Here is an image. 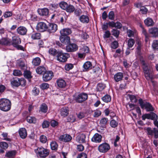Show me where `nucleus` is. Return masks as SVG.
Listing matches in <instances>:
<instances>
[{
    "mask_svg": "<svg viewBox=\"0 0 158 158\" xmlns=\"http://www.w3.org/2000/svg\"><path fill=\"white\" fill-rule=\"evenodd\" d=\"M72 139V137L69 134H65L61 135L59 138V139L60 141L68 142L71 141Z\"/></svg>",
    "mask_w": 158,
    "mask_h": 158,
    "instance_id": "12",
    "label": "nucleus"
},
{
    "mask_svg": "<svg viewBox=\"0 0 158 158\" xmlns=\"http://www.w3.org/2000/svg\"><path fill=\"white\" fill-rule=\"evenodd\" d=\"M139 103L141 108H145L147 111H153L154 110L151 104L147 102H144L141 98L139 100Z\"/></svg>",
    "mask_w": 158,
    "mask_h": 158,
    "instance_id": "5",
    "label": "nucleus"
},
{
    "mask_svg": "<svg viewBox=\"0 0 158 158\" xmlns=\"http://www.w3.org/2000/svg\"><path fill=\"white\" fill-rule=\"evenodd\" d=\"M41 35L39 33H36L32 34L31 36V38L33 40L39 39L40 38Z\"/></svg>",
    "mask_w": 158,
    "mask_h": 158,
    "instance_id": "43",
    "label": "nucleus"
},
{
    "mask_svg": "<svg viewBox=\"0 0 158 158\" xmlns=\"http://www.w3.org/2000/svg\"><path fill=\"white\" fill-rule=\"evenodd\" d=\"M152 47L154 49H158V40H154L153 42Z\"/></svg>",
    "mask_w": 158,
    "mask_h": 158,
    "instance_id": "58",
    "label": "nucleus"
},
{
    "mask_svg": "<svg viewBox=\"0 0 158 158\" xmlns=\"http://www.w3.org/2000/svg\"><path fill=\"white\" fill-rule=\"evenodd\" d=\"M73 100L78 103H81L86 100L88 98V95L85 93H76L73 95Z\"/></svg>",
    "mask_w": 158,
    "mask_h": 158,
    "instance_id": "3",
    "label": "nucleus"
},
{
    "mask_svg": "<svg viewBox=\"0 0 158 158\" xmlns=\"http://www.w3.org/2000/svg\"><path fill=\"white\" fill-rule=\"evenodd\" d=\"M145 25L148 27L152 26L153 25L154 23L153 20L150 18H148L144 20Z\"/></svg>",
    "mask_w": 158,
    "mask_h": 158,
    "instance_id": "30",
    "label": "nucleus"
},
{
    "mask_svg": "<svg viewBox=\"0 0 158 158\" xmlns=\"http://www.w3.org/2000/svg\"><path fill=\"white\" fill-rule=\"evenodd\" d=\"M27 120L29 123H36V119L35 117L29 116L27 117Z\"/></svg>",
    "mask_w": 158,
    "mask_h": 158,
    "instance_id": "34",
    "label": "nucleus"
},
{
    "mask_svg": "<svg viewBox=\"0 0 158 158\" xmlns=\"http://www.w3.org/2000/svg\"><path fill=\"white\" fill-rule=\"evenodd\" d=\"M86 114L83 112H80L77 114V116L78 118L81 119L85 117Z\"/></svg>",
    "mask_w": 158,
    "mask_h": 158,
    "instance_id": "62",
    "label": "nucleus"
},
{
    "mask_svg": "<svg viewBox=\"0 0 158 158\" xmlns=\"http://www.w3.org/2000/svg\"><path fill=\"white\" fill-rule=\"evenodd\" d=\"M140 11L142 14H146L148 11V10L146 7L143 6L140 9Z\"/></svg>",
    "mask_w": 158,
    "mask_h": 158,
    "instance_id": "57",
    "label": "nucleus"
},
{
    "mask_svg": "<svg viewBox=\"0 0 158 158\" xmlns=\"http://www.w3.org/2000/svg\"><path fill=\"white\" fill-rule=\"evenodd\" d=\"M77 158H87V155L85 153L82 152L78 155Z\"/></svg>",
    "mask_w": 158,
    "mask_h": 158,
    "instance_id": "64",
    "label": "nucleus"
},
{
    "mask_svg": "<svg viewBox=\"0 0 158 158\" xmlns=\"http://www.w3.org/2000/svg\"><path fill=\"white\" fill-rule=\"evenodd\" d=\"M0 147L3 149H6L8 147V144L5 142H1L0 143Z\"/></svg>",
    "mask_w": 158,
    "mask_h": 158,
    "instance_id": "54",
    "label": "nucleus"
},
{
    "mask_svg": "<svg viewBox=\"0 0 158 158\" xmlns=\"http://www.w3.org/2000/svg\"><path fill=\"white\" fill-rule=\"evenodd\" d=\"M17 33L21 35H25L27 31V28L23 26H20L17 29Z\"/></svg>",
    "mask_w": 158,
    "mask_h": 158,
    "instance_id": "18",
    "label": "nucleus"
},
{
    "mask_svg": "<svg viewBox=\"0 0 158 158\" xmlns=\"http://www.w3.org/2000/svg\"><path fill=\"white\" fill-rule=\"evenodd\" d=\"M128 96L130 99L131 101L132 102L136 103L137 102V99L135 96L130 94H128Z\"/></svg>",
    "mask_w": 158,
    "mask_h": 158,
    "instance_id": "49",
    "label": "nucleus"
},
{
    "mask_svg": "<svg viewBox=\"0 0 158 158\" xmlns=\"http://www.w3.org/2000/svg\"><path fill=\"white\" fill-rule=\"evenodd\" d=\"M36 29L40 32H44L48 29V27L44 22H40L38 23L36 26Z\"/></svg>",
    "mask_w": 158,
    "mask_h": 158,
    "instance_id": "13",
    "label": "nucleus"
},
{
    "mask_svg": "<svg viewBox=\"0 0 158 158\" xmlns=\"http://www.w3.org/2000/svg\"><path fill=\"white\" fill-rule=\"evenodd\" d=\"M79 35L83 39H86L89 37L88 34L85 32L83 31H82L81 34H79Z\"/></svg>",
    "mask_w": 158,
    "mask_h": 158,
    "instance_id": "55",
    "label": "nucleus"
},
{
    "mask_svg": "<svg viewBox=\"0 0 158 158\" xmlns=\"http://www.w3.org/2000/svg\"><path fill=\"white\" fill-rule=\"evenodd\" d=\"M109 19L111 20H113L114 19L115 15L113 11H110L108 14Z\"/></svg>",
    "mask_w": 158,
    "mask_h": 158,
    "instance_id": "53",
    "label": "nucleus"
},
{
    "mask_svg": "<svg viewBox=\"0 0 158 158\" xmlns=\"http://www.w3.org/2000/svg\"><path fill=\"white\" fill-rule=\"evenodd\" d=\"M140 61L145 78L147 80H152L154 77L153 69L151 67L148 66L143 60L141 59Z\"/></svg>",
    "mask_w": 158,
    "mask_h": 158,
    "instance_id": "1",
    "label": "nucleus"
},
{
    "mask_svg": "<svg viewBox=\"0 0 158 158\" xmlns=\"http://www.w3.org/2000/svg\"><path fill=\"white\" fill-rule=\"evenodd\" d=\"M108 121V119L106 118H103L101 119L100 122V124L102 127L105 126Z\"/></svg>",
    "mask_w": 158,
    "mask_h": 158,
    "instance_id": "39",
    "label": "nucleus"
},
{
    "mask_svg": "<svg viewBox=\"0 0 158 158\" xmlns=\"http://www.w3.org/2000/svg\"><path fill=\"white\" fill-rule=\"evenodd\" d=\"M19 86L21 85L22 86H24L26 84V82L24 79L23 78H19Z\"/></svg>",
    "mask_w": 158,
    "mask_h": 158,
    "instance_id": "51",
    "label": "nucleus"
},
{
    "mask_svg": "<svg viewBox=\"0 0 158 158\" xmlns=\"http://www.w3.org/2000/svg\"><path fill=\"white\" fill-rule=\"evenodd\" d=\"M13 75L15 76H20L22 75L21 72L18 70H15L13 71Z\"/></svg>",
    "mask_w": 158,
    "mask_h": 158,
    "instance_id": "56",
    "label": "nucleus"
},
{
    "mask_svg": "<svg viewBox=\"0 0 158 158\" xmlns=\"http://www.w3.org/2000/svg\"><path fill=\"white\" fill-rule=\"evenodd\" d=\"M112 35L116 38H118L119 35L120 31L116 29H113L111 31Z\"/></svg>",
    "mask_w": 158,
    "mask_h": 158,
    "instance_id": "42",
    "label": "nucleus"
},
{
    "mask_svg": "<svg viewBox=\"0 0 158 158\" xmlns=\"http://www.w3.org/2000/svg\"><path fill=\"white\" fill-rule=\"evenodd\" d=\"M60 7L62 10H65L67 7L68 6V4L64 1H61L59 3Z\"/></svg>",
    "mask_w": 158,
    "mask_h": 158,
    "instance_id": "33",
    "label": "nucleus"
},
{
    "mask_svg": "<svg viewBox=\"0 0 158 158\" xmlns=\"http://www.w3.org/2000/svg\"><path fill=\"white\" fill-rule=\"evenodd\" d=\"M21 42V39L18 36H15L12 37V41H11V45L16 48L18 50H23V46L19 45Z\"/></svg>",
    "mask_w": 158,
    "mask_h": 158,
    "instance_id": "4",
    "label": "nucleus"
},
{
    "mask_svg": "<svg viewBox=\"0 0 158 158\" xmlns=\"http://www.w3.org/2000/svg\"><path fill=\"white\" fill-rule=\"evenodd\" d=\"M45 68L43 66H40L38 67L36 69V73L39 74H42L46 71Z\"/></svg>",
    "mask_w": 158,
    "mask_h": 158,
    "instance_id": "31",
    "label": "nucleus"
},
{
    "mask_svg": "<svg viewBox=\"0 0 158 158\" xmlns=\"http://www.w3.org/2000/svg\"><path fill=\"white\" fill-rule=\"evenodd\" d=\"M39 92V89L36 87H35L32 90L33 94L35 96L38 95Z\"/></svg>",
    "mask_w": 158,
    "mask_h": 158,
    "instance_id": "63",
    "label": "nucleus"
},
{
    "mask_svg": "<svg viewBox=\"0 0 158 158\" xmlns=\"http://www.w3.org/2000/svg\"><path fill=\"white\" fill-rule=\"evenodd\" d=\"M77 45L74 43L69 44L66 47V50L68 52H74L78 50Z\"/></svg>",
    "mask_w": 158,
    "mask_h": 158,
    "instance_id": "11",
    "label": "nucleus"
},
{
    "mask_svg": "<svg viewBox=\"0 0 158 158\" xmlns=\"http://www.w3.org/2000/svg\"><path fill=\"white\" fill-rule=\"evenodd\" d=\"M50 146L52 150H56L57 149L58 145L56 142L53 141L51 143Z\"/></svg>",
    "mask_w": 158,
    "mask_h": 158,
    "instance_id": "37",
    "label": "nucleus"
},
{
    "mask_svg": "<svg viewBox=\"0 0 158 158\" xmlns=\"http://www.w3.org/2000/svg\"><path fill=\"white\" fill-rule=\"evenodd\" d=\"M48 110V107L47 105L45 103H43L40 106L39 112L45 113L47 112Z\"/></svg>",
    "mask_w": 158,
    "mask_h": 158,
    "instance_id": "28",
    "label": "nucleus"
},
{
    "mask_svg": "<svg viewBox=\"0 0 158 158\" xmlns=\"http://www.w3.org/2000/svg\"><path fill=\"white\" fill-rule=\"evenodd\" d=\"M48 52L50 54L54 56L57 54L58 55V53L59 52H58L55 49L53 48H51L49 49Z\"/></svg>",
    "mask_w": 158,
    "mask_h": 158,
    "instance_id": "40",
    "label": "nucleus"
},
{
    "mask_svg": "<svg viewBox=\"0 0 158 158\" xmlns=\"http://www.w3.org/2000/svg\"><path fill=\"white\" fill-rule=\"evenodd\" d=\"M37 12L39 14L42 16H47L49 14V9L47 8H39Z\"/></svg>",
    "mask_w": 158,
    "mask_h": 158,
    "instance_id": "14",
    "label": "nucleus"
},
{
    "mask_svg": "<svg viewBox=\"0 0 158 158\" xmlns=\"http://www.w3.org/2000/svg\"><path fill=\"white\" fill-rule=\"evenodd\" d=\"M24 77L30 79L31 78V73L29 71H25L24 73Z\"/></svg>",
    "mask_w": 158,
    "mask_h": 158,
    "instance_id": "50",
    "label": "nucleus"
},
{
    "mask_svg": "<svg viewBox=\"0 0 158 158\" xmlns=\"http://www.w3.org/2000/svg\"><path fill=\"white\" fill-rule=\"evenodd\" d=\"M53 76V74L52 72L50 71H46L43 76V80L44 81H48L51 80Z\"/></svg>",
    "mask_w": 158,
    "mask_h": 158,
    "instance_id": "10",
    "label": "nucleus"
},
{
    "mask_svg": "<svg viewBox=\"0 0 158 158\" xmlns=\"http://www.w3.org/2000/svg\"><path fill=\"white\" fill-rule=\"evenodd\" d=\"M106 85L103 83H99L97 86V89L98 91H101L104 89Z\"/></svg>",
    "mask_w": 158,
    "mask_h": 158,
    "instance_id": "45",
    "label": "nucleus"
},
{
    "mask_svg": "<svg viewBox=\"0 0 158 158\" xmlns=\"http://www.w3.org/2000/svg\"><path fill=\"white\" fill-rule=\"evenodd\" d=\"M123 76L124 74L123 73L118 72L114 75V80L116 82H119L122 80Z\"/></svg>",
    "mask_w": 158,
    "mask_h": 158,
    "instance_id": "19",
    "label": "nucleus"
},
{
    "mask_svg": "<svg viewBox=\"0 0 158 158\" xmlns=\"http://www.w3.org/2000/svg\"><path fill=\"white\" fill-rule=\"evenodd\" d=\"M19 135L22 139H25L27 136V132L25 128H20L19 130Z\"/></svg>",
    "mask_w": 158,
    "mask_h": 158,
    "instance_id": "23",
    "label": "nucleus"
},
{
    "mask_svg": "<svg viewBox=\"0 0 158 158\" xmlns=\"http://www.w3.org/2000/svg\"><path fill=\"white\" fill-rule=\"evenodd\" d=\"M60 112L61 115L64 117H65L69 114V108L67 107H63L61 109Z\"/></svg>",
    "mask_w": 158,
    "mask_h": 158,
    "instance_id": "25",
    "label": "nucleus"
},
{
    "mask_svg": "<svg viewBox=\"0 0 158 158\" xmlns=\"http://www.w3.org/2000/svg\"><path fill=\"white\" fill-rule=\"evenodd\" d=\"M65 11L70 13L73 12L75 10V7L73 6L71 4H68V6L67 7Z\"/></svg>",
    "mask_w": 158,
    "mask_h": 158,
    "instance_id": "35",
    "label": "nucleus"
},
{
    "mask_svg": "<svg viewBox=\"0 0 158 158\" xmlns=\"http://www.w3.org/2000/svg\"><path fill=\"white\" fill-rule=\"evenodd\" d=\"M110 148L109 144L105 143L100 144L98 147L99 151L102 153H105L107 152Z\"/></svg>",
    "mask_w": 158,
    "mask_h": 158,
    "instance_id": "9",
    "label": "nucleus"
},
{
    "mask_svg": "<svg viewBox=\"0 0 158 158\" xmlns=\"http://www.w3.org/2000/svg\"><path fill=\"white\" fill-rule=\"evenodd\" d=\"M101 114V112L100 110H96L94 111V117H98Z\"/></svg>",
    "mask_w": 158,
    "mask_h": 158,
    "instance_id": "60",
    "label": "nucleus"
},
{
    "mask_svg": "<svg viewBox=\"0 0 158 158\" xmlns=\"http://www.w3.org/2000/svg\"><path fill=\"white\" fill-rule=\"evenodd\" d=\"M92 64L89 61L86 62L84 63L83 66L84 69L83 71H87L91 69L92 68Z\"/></svg>",
    "mask_w": 158,
    "mask_h": 158,
    "instance_id": "21",
    "label": "nucleus"
},
{
    "mask_svg": "<svg viewBox=\"0 0 158 158\" xmlns=\"http://www.w3.org/2000/svg\"><path fill=\"white\" fill-rule=\"evenodd\" d=\"M102 136L98 133H95L91 139L92 141L95 143H100L102 141Z\"/></svg>",
    "mask_w": 158,
    "mask_h": 158,
    "instance_id": "15",
    "label": "nucleus"
},
{
    "mask_svg": "<svg viewBox=\"0 0 158 158\" xmlns=\"http://www.w3.org/2000/svg\"><path fill=\"white\" fill-rule=\"evenodd\" d=\"M60 40L61 42L64 44H67L70 42V38L68 36L61 35Z\"/></svg>",
    "mask_w": 158,
    "mask_h": 158,
    "instance_id": "22",
    "label": "nucleus"
},
{
    "mask_svg": "<svg viewBox=\"0 0 158 158\" xmlns=\"http://www.w3.org/2000/svg\"><path fill=\"white\" fill-rule=\"evenodd\" d=\"M41 62V60L39 57H36L32 61V64L35 66L39 65Z\"/></svg>",
    "mask_w": 158,
    "mask_h": 158,
    "instance_id": "36",
    "label": "nucleus"
},
{
    "mask_svg": "<svg viewBox=\"0 0 158 158\" xmlns=\"http://www.w3.org/2000/svg\"><path fill=\"white\" fill-rule=\"evenodd\" d=\"M49 85L48 83H42L40 85V88L43 90L47 89L49 88Z\"/></svg>",
    "mask_w": 158,
    "mask_h": 158,
    "instance_id": "47",
    "label": "nucleus"
},
{
    "mask_svg": "<svg viewBox=\"0 0 158 158\" xmlns=\"http://www.w3.org/2000/svg\"><path fill=\"white\" fill-rule=\"evenodd\" d=\"M147 131V134L148 135L151 136L154 135V137L156 139L158 138V129L154 128L153 129L151 127H147L146 129Z\"/></svg>",
    "mask_w": 158,
    "mask_h": 158,
    "instance_id": "8",
    "label": "nucleus"
},
{
    "mask_svg": "<svg viewBox=\"0 0 158 158\" xmlns=\"http://www.w3.org/2000/svg\"><path fill=\"white\" fill-rule=\"evenodd\" d=\"M73 67V64L69 63L66 64L64 67L66 71H69L72 69Z\"/></svg>",
    "mask_w": 158,
    "mask_h": 158,
    "instance_id": "48",
    "label": "nucleus"
},
{
    "mask_svg": "<svg viewBox=\"0 0 158 158\" xmlns=\"http://www.w3.org/2000/svg\"><path fill=\"white\" fill-rule=\"evenodd\" d=\"M40 140L42 143H45L47 140V138L45 136L42 135L40 136Z\"/></svg>",
    "mask_w": 158,
    "mask_h": 158,
    "instance_id": "46",
    "label": "nucleus"
},
{
    "mask_svg": "<svg viewBox=\"0 0 158 158\" xmlns=\"http://www.w3.org/2000/svg\"><path fill=\"white\" fill-rule=\"evenodd\" d=\"M19 78L16 77L11 80V84L12 86L18 87L19 86Z\"/></svg>",
    "mask_w": 158,
    "mask_h": 158,
    "instance_id": "32",
    "label": "nucleus"
},
{
    "mask_svg": "<svg viewBox=\"0 0 158 158\" xmlns=\"http://www.w3.org/2000/svg\"><path fill=\"white\" fill-rule=\"evenodd\" d=\"M56 83L58 86L60 88H64L66 85L65 81L62 79L58 80Z\"/></svg>",
    "mask_w": 158,
    "mask_h": 158,
    "instance_id": "29",
    "label": "nucleus"
},
{
    "mask_svg": "<svg viewBox=\"0 0 158 158\" xmlns=\"http://www.w3.org/2000/svg\"><path fill=\"white\" fill-rule=\"evenodd\" d=\"M36 153L41 157H45L49 154V151L47 149L43 147H38L35 150Z\"/></svg>",
    "mask_w": 158,
    "mask_h": 158,
    "instance_id": "6",
    "label": "nucleus"
},
{
    "mask_svg": "<svg viewBox=\"0 0 158 158\" xmlns=\"http://www.w3.org/2000/svg\"><path fill=\"white\" fill-rule=\"evenodd\" d=\"M149 33L151 36L156 37L158 36V29L156 27H152L149 29Z\"/></svg>",
    "mask_w": 158,
    "mask_h": 158,
    "instance_id": "20",
    "label": "nucleus"
},
{
    "mask_svg": "<svg viewBox=\"0 0 158 158\" xmlns=\"http://www.w3.org/2000/svg\"><path fill=\"white\" fill-rule=\"evenodd\" d=\"M71 30L69 28L63 29L60 31V33L61 35L64 36H66L71 34Z\"/></svg>",
    "mask_w": 158,
    "mask_h": 158,
    "instance_id": "27",
    "label": "nucleus"
},
{
    "mask_svg": "<svg viewBox=\"0 0 158 158\" xmlns=\"http://www.w3.org/2000/svg\"><path fill=\"white\" fill-rule=\"evenodd\" d=\"M118 42L116 41H115L111 43V47L113 49H116L118 47Z\"/></svg>",
    "mask_w": 158,
    "mask_h": 158,
    "instance_id": "61",
    "label": "nucleus"
},
{
    "mask_svg": "<svg viewBox=\"0 0 158 158\" xmlns=\"http://www.w3.org/2000/svg\"><path fill=\"white\" fill-rule=\"evenodd\" d=\"M102 100L104 102L107 103L110 101L111 97L110 95L106 94L102 98Z\"/></svg>",
    "mask_w": 158,
    "mask_h": 158,
    "instance_id": "38",
    "label": "nucleus"
},
{
    "mask_svg": "<svg viewBox=\"0 0 158 158\" xmlns=\"http://www.w3.org/2000/svg\"><path fill=\"white\" fill-rule=\"evenodd\" d=\"M11 102L9 99L1 98L0 99V110L4 111H9L11 108Z\"/></svg>",
    "mask_w": 158,
    "mask_h": 158,
    "instance_id": "2",
    "label": "nucleus"
},
{
    "mask_svg": "<svg viewBox=\"0 0 158 158\" xmlns=\"http://www.w3.org/2000/svg\"><path fill=\"white\" fill-rule=\"evenodd\" d=\"M69 57V55L67 53H63L62 52H59L56 56L57 60L61 62H66L68 58Z\"/></svg>",
    "mask_w": 158,
    "mask_h": 158,
    "instance_id": "7",
    "label": "nucleus"
},
{
    "mask_svg": "<svg viewBox=\"0 0 158 158\" xmlns=\"http://www.w3.org/2000/svg\"><path fill=\"white\" fill-rule=\"evenodd\" d=\"M135 43L134 40L132 38L129 39L128 41V46L129 48H132Z\"/></svg>",
    "mask_w": 158,
    "mask_h": 158,
    "instance_id": "44",
    "label": "nucleus"
},
{
    "mask_svg": "<svg viewBox=\"0 0 158 158\" xmlns=\"http://www.w3.org/2000/svg\"><path fill=\"white\" fill-rule=\"evenodd\" d=\"M74 11V14L77 17H79L81 14V10L80 9H75Z\"/></svg>",
    "mask_w": 158,
    "mask_h": 158,
    "instance_id": "59",
    "label": "nucleus"
},
{
    "mask_svg": "<svg viewBox=\"0 0 158 158\" xmlns=\"http://www.w3.org/2000/svg\"><path fill=\"white\" fill-rule=\"evenodd\" d=\"M57 29V26L56 24L53 23H50L48 27V31L49 33L55 32Z\"/></svg>",
    "mask_w": 158,
    "mask_h": 158,
    "instance_id": "17",
    "label": "nucleus"
},
{
    "mask_svg": "<svg viewBox=\"0 0 158 158\" xmlns=\"http://www.w3.org/2000/svg\"><path fill=\"white\" fill-rule=\"evenodd\" d=\"M15 155V152L14 151H11L7 152L6 154V156L9 158H13Z\"/></svg>",
    "mask_w": 158,
    "mask_h": 158,
    "instance_id": "41",
    "label": "nucleus"
},
{
    "mask_svg": "<svg viewBox=\"0 0 158 158\" xmlns=\"http://www.w3.org/2000/svg\"><path fill=\"white\" fill-rule=\"evenodd\" d=\"M79 19L81 22L84 23H88L89 21V17L86 15H82L79 17Z\"/></svg>",
    "mask_w": 158,
    "mask_h": 158,
    "instance_id": "26",
    "label": "nucleus"
},
{
    "mask_svg": "<svg viewBox=\"0 0 158 158\" xmlns=\"http://www.w3.org/2000/svg\"><path fill=\"white\" fill-rule=\"evenodd\" d=\"M110 126L113 128H115L118 126V123L114 120H112L110 122Z\"/></svg>",
    "mask_w": 158,
    "mask_h": 158,
    "instance_id": "52",
    "label": "nucleus"
},
{
    "mask_svg": "<svg viewBox=\"0 0 158 158\" xmlns=\"http://www.w3.org/2000/svg\"><path fill=\"white\" fill-rule=\"evenodd\" d=\"M0 44L5 46H10L11 40L8 38H2L0 40Z\"/></svg>",
    "mask_w": 158,
    "mask_h": 158,
    "instance_id": "16",
    "label": "nucleus"
},
{
    "mask_svg": "<svg viewBox=\"0 0 158 158\" xmlns=\"http://www.w3.org/2000/svg\"><path fill=\"white\" fill-rule=\"evenodd\" d=\"M86 136L84 134H80L77 137V140L80 143H85Z\"/></svg>",
    "mask_w": 158,
    "mask_h": 158,
    "instance_id": "24",
    "label": "nucleus"
}]
</instances>
